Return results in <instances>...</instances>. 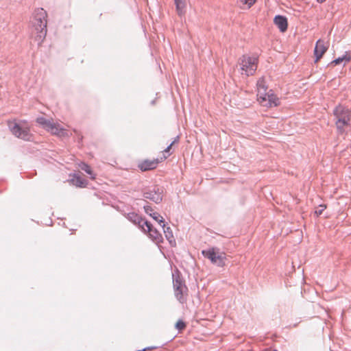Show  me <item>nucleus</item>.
<instances>
[{
  "label": "nucleus",
  "mask_w": 351,
  "mask_h": 351,
  "mask_svg": "<svg viewBox=\"0 0 351 351\" xmlns=\"http://www.w3.org/2000/svg\"><path fill=\"white\" fill-rule=\"evenodd\" d=\"M47 13L43 8H37L32 21V33L36 34L35 40L41 44L47 35Z\"/></svg>",
  "instance_id": "1"
},
{
  "label": "nucleus",
  "mask_w": 351,
  "mask_h": 351,
  "mask_svg": "<svg viewBox=\"0 0 351 351\" xmlns=\"http://www.w3.org/2000/svg\"><path fill=\"white\" fill-rule=\"evenodd\" d=\"M333 116L338 134L345 133L346 128L350 125L351 110L339 104L334 108Z\"/></svg>",
  "instance_id": "2"
},
{
  "label": "nucleus",
  "mask_w": 351,
  "mask_h": 351,
  "mask_svg": "<svg viewBox=\"0 0 351 351\" xmlns=\"http://www.w3.org/2000/svg\"><path fill=\"white\" fill-rule=\"evenodd\" d=\"M36 122L52 134L60 137L69 136L67 130L62 128L59 123H53L52 121L47 119L43 117H38Z\"/></svg>",
  "instance_id": "3"
},
{
  "label": "nucleus",
  "mask_w": 351,
  "mask_h": 351,
  "mask_svg": "<svg viewBox=\"0 0 351 351\" xmlns=\"http://www.w3.org/2000/svg\"><path fill=\"white\" fill-rule=\"evenodd\" d=\"M241 74L246 76L252 75L257 69L258 58L248 55L242 56L239 60Z\"/></svg>",
  "instance_id": "4"
},
{
  "label": "nucleus",
  "mask_w": 351,
  "mask_h": 351,
  "mask_svg": "<svg viewBox=\"0 0 351 351\" xmlns=\"http://www.w3.org/2000/svg\"><path fill=\"white\" fill-rule=\"evenodd\" d=\"M8 125L12 134L16 137L24 141H31L32 134L27 126L21 125L16 120L8 121Z\"/></svg>",
  "instance_id": "5"
},
{
  "label": "nucleus",
  "mask_w": 351,
  "mask_h": 351,
  "mask_svg": "<svg viewBox=\"0 0 351 351\" xmlns=\"http://www.w3.org/2000/svg\"><path fill=\"white\" fill-rule=\"evenodd\" d=\"M173 286L176 298L180 303L184 304L186 302L188 288L180 276L173 274Z\"/></svg>",
  "instance_id": "6"
},
{
  "label": "nucleus",
  "mask_w": 351,
  "mask_h": 351,
  "mask_svg": "<svg viewBox=\"0 0 351 351\" xmlns=\"http://www.w3.org/2000/svg\"><path fill=\"white\" fill-rule=\"evenodd\" d=\"M202 253L204 257L208 258L212 263L219 267L225 265V254L220 252L218 248L211 247L207 250H202Z\"/></svg>",
  "instance_id": "7"
},
{
  "label": "nucleus",
  "mask_w": 351,
  "mask_h": 351,
  "mask_svg": "<svg viewBox=\"0 0 351 351\" xmlns=\"http://www.w3.org/2000/svg\"><path fill=\"white\" fill-rule=\"evenodd\" d=\"M163 190L158 186H154L143 191V197L148 199L156 204H159L162 200Z\"/></svg>",
  "instance_id": "8"
},
{
  "label": "nucleus",
  "mask_w": 351,
  "mask_h": 351,
  "mask_svg": "<svg viewBox=\"0 0 351 351\" xmlns=\"http://www.w3.org/2000/svg\"><path fill=\"white\" fill-rule=\"evenodd\" d=\"M260 103L267 107H276L279 105V99L272 93L271 90L265 93V95L258 98Z\"/></svg>",
  "instance_id": "9"
},
{
  "label": "nucleus",
  "mask_w": 351,
  "mask_h": 351,
  "mask_svg": "<svg viewBox=\"0 0 351 351\" xmlns=\"http://www.w3.org/2000/svg\"><path fill=\"white\" fill-rule=\"evenodd\" d=\"M145 230H142L145 233H147L149 238H151L155 243H160L162 242V234L153 227L152 224L147 221H144Z\"/></svg>",
  "instance_id": "10"
},
{
  "label": "nucleus",
  "mask_w": 351,
  "mask_h": 351,
  "mask_svg": "<svg viewBox=\"0 0 351 351\" xmlns=\"http://www.w3.org/2000/svg\"><path fill=\"white\" fill-rule=\"evenodd\" d=\"M125 217L134 225L138 226L141 230H145V224L144 221H147L145 219H143L141 216L138 215L137 213L132 212L129 213L125 215Z\"/></svg>",
  "instance_id": "11"
},
{
  "label": "nucleus",
  "mask_w": 351,
  "mask_h": 351,
  "mask_svg": "<svg viewBox=\"0 0 351 351\" xmlns=\"http://www.w3.org/2000/svg\"><path fill=\"white\" fill-rule=\"evenodd\" d=\"M328 49V45H326L322 40H318L314 49L315 62H317Z\"/></svg>",
  "instance_id": "12"
},
{
  "label": "nucleus",
  "mask_w": 351,
  "mask_h": 351,
  "mask_svg": "<svg viewBox=\"0 0 351 351\" xmlns=\"http://www.w3.org/2000/svg\"><path fill=\"white\" fill-rule=\"evenodd\" d=\"M158 162V159L145 160L138 165V167L143 171L152 170L156 168Z\"/></svg>",
  "instance_id": "13"
},
{
  "label": "nucleus",
  "mask_w": 351,
  "mask_h": 351,
  "mask_svg": "<svg viewBox=\"0 0 351 351\" xmlns=\"http://www.w3.org/2000/svg\"><path fill=\"white\" fill-rule=\"evenodd\" d=\"M274 24L279 28L282 32H285L287 29L288 22L287 19L282 15H277L274 19Z\"/></svg>",
  "instance_id": "14"
},
{
  "label": "nucleus",
  "mask_w": 351,
  "mask_h": 351,
  "mask_svg": "<svg viewBox=\"0 0 351 351\" xmlns=\"http://www.w3.org/2000/svg\"><path fill=\"white\" fill-rule=\"evenodd\" d=\"M257 86V96L259 97H262L263 95H265V93H267V86H266L265 81L264 78H260L256 84Z\"/></svg>",
  "instance_id": "15"
},
{
  "label": "nucleus",
  "mask_w": 351,
  "mask_h": 351,
  "mask_svg": "<svg viewBox=\"0 0 351 351\" xmlns=\"http://www.w3.org/2000/svg\"><path fill=\"white\" fill-rule=\"evenodd\" d=\"M176 12L180 16H182L186 12V1L185 0H174Z\"/></svg>",
  "instance_id": "16"
},
{
  "label": "nucleus",
  "mask_w": 351,
  "mask_h": 351,
  "mask_svg": "<svg viewBox=\"0 0 351 351\" xmlns=\"http://www.w3.org/2000/svg\"><path fill=\"white\" fill-rule=\"evenodd\" d=\"M351 60V52H346V53L341 57H339L335 60H332L330 64L331 65H337L343 62H344V64L346 62H348Z\"/></svg>",
  "instance_id": "17"
},
{
  "label": "nucleus",
  "mask_w": 351,
  "mask_h": 351,
  "mask_svg": "<svg viewBox=\"0 0 351 351\" xmlns=\"http://www.w3.org/2000/svg\"><path fill=\"white\" fill-rule=\"evenodd\" d=\"M71 182L73 185L78 187H85L88 184V181L86 179L82 178L78 175H75L73 176L71 179Z\"/></svg>",
  "instance_id": "18"
},
{
  "label": "nucleus",
  "mask_w": 351,
  "mask_h": 351,
  "mask_svg": "<svg viewBox=\"0 0 351 351\" xmlns=\"http://www.w3.org/2000/svg\"><path fill=\"white\" fill-rule=\"evenodd\" d=\"M163 228V232H164V234H165V236L167 240H168V241L169 242V243L171 245H175L176 240L174 239L173 232H172L171 228L166 227L165 226V228Z\"/></svg>",
  "instance_id": "19"
},
{
  "label": "nucleus",
  "mask_w": 351,
  "mask_h": 351,
  "mask_svg": "<svg viewBox=\"0 0 351 351\" xmlns=\"http://www.w3.org/2000/svg\"><path fill=\"white\" fill-rule=\"evenodd\" d=\"M154 220L158 222V223L162 226V228H165V221L162 217H161L158 213L153 212L149 215Z\"/></svg>",
  "instance_id": "20"
},
{
  "label": "nucleus",
  "mask_w": 351,
  "mask_h": 351,
  "mask_svg": "<svg viewBox=\"0 0 351 351\" xmlns=\"http://www.w3.org/2000/svg\"><path fill=\"white\" fill-rule=\"evenodd\" d=\"M80 167L82 170L84 171L86 173L89 174L90 176L91 179H95V175L93 174L90 166L87 165L86 163L82 162L80 165Z\"/></svg>",
  "instance_id": "21"
},
{
  "label": "nucleus",
  "mask_w": 351,
  "mask_h": 351,
  "mask_svg": "<svg viewBox=\"0 0 351 351\" xmlns=\"http://www.w3.org/2000/svg\"><path fill=\"white\" fill-rule=\"evenodd\" d=\"M186 327V324L182 321V320H179L177 322V323L176 324V328L178 330H183L184 328Z\"/></svg>",
  "instance_id": "22"
},
{
  "label": "nucleus",
  "mask_w": 351,
  "mask_h": 351,
  "mask_svg": "<svg viewBox=\"0 0 351 351\" xmlns=\"http://www.w3.org/2000/svg\"><path fill=\"white\" fill-rule=\"evenodd\" d=\"M326 208L325 205H319V208L315 211V214L317 216L321 215Z\"/></svg>",
  "instance_id": "23"
},
{
  "label": "nucleus",
  "mask_w": 351,
  "mask_h": 351,
  "mask_svg": "<svg viewBox=\"0 0 351 351\" xmlns=\"http://www.w3.org/2000/svg\"><path fill=\"white\" fill-rule=\"evenodd\" d=\"M256 0H241V2L243 4L247 5V8H250L254 3Z\"/></svg>",
  "instance_id": "24"
},
{
  "label": "nucleus",
  "mask_w": 351,
  "mask_h": 351,
  "mask_svg": "<svg viewBox=\"0 0 351 351\" xmlns=\"http://www.w3.org/2000/svg\"><path fill=\"white\" fill-rule=\"evenodd\" d=\"M179 140V136H177L175 140L164 150L165 153H167L169 152L171 146Z\"/></svg>",
  "instance_id": "25"
},
{
  "label": "nucleus",
  "mask_w": 351,
  "mask_h": 351,
  "mask_svg": "<svg viewBox=\"0 0 351 351\" xmlns=\"http://www.w3.org/2000/svg\"><path fill=\"white\" fill-rule=\"evenodd\" d=\"M143 208H144L145 213H147V215H149L151 213H153V209L152 208L151 206H144Z\"/></svg>",
  "instance_id": "26"
},
{
  "label": "nucleus",
  "mask_w": 351,
  "mask_h": 351,
  "mask_svg": "<svg viewBox=\"0 0 351 351\" xmlns=\"http://www.w3.org/2000/svg\"><path fill=\"white\" fill-rule=\"evenodd\" d=\"M318 2L319 3H323L324 1H325L326 0H317Z\"/></svg>",
  "instance_id": "27"
}]
</instances>
